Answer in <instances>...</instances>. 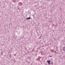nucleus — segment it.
Returning <instances> with one entry per match:
<instances>
[{
	"instance_id": "1",
	"label": "nucleus",
	"mask_w": 65,
	"mask_h": 65,
	"mask_svg": "<svg viewBox=\"0 0 65 65\" xmlns=\"http://www.w3.org/2000/svg\"><path fill=\"white\" fill-rule=\"evenodd\" d=\"M51 61V60H49L48 61H47V62L48 64L50 65L51 64V63H50V62Z\"/></svg>"
},
{
	"instance_id": "2",
	"label": "nucleus",
	"mask_w": 65,
	"mask_h": 65,
	"mask_svg": "<svg viewBox=\"0 0 65 65\" xmlns=\"http://www.w3.org/2000/svg\"><path fill=\"white\" fill-rule=\"evenodd\" d=\"M30 19H31V17H29V18H26V20H30Z\"/></svg>"
},
{
	"instance_id": "3",
	"label": "nucleus",
	"mask_w": 65,
	"mask_h": 65,
	"mask_svg": "<svg viewBox=\"0 0 65 65\" xmlns=\"http://www.w3.org/2000/svg\"><path fill=\"white\" fill-rule=\"evenodd\" d=\"M51 64H52V65H53V62H51Z\"/></svg>"
},
{
	"instance_id": "4",
	"label": "nucleus",
	"mask_w": 65,
	"mask_h": 65,
	"mask_svg": "<svg viewBox=\"0 0 65 65\" xmlns=\"http://www.w3.org/2000/svg\"><path fill=\"white\" fill-rule=\"evenodd\" d=\"M47 1L49 2H50V0H47Z\"/></svg>"
},
{
	"instance_id": "5",
	"label": "nucleus",
	"mask_w": 65,
	"mask_h": 65,
	"mask_svg": "<svg viewBox=\"0 0 65 65\" xmlns=\"http://www.w3.org/2000/svg\"><path fill=\"white\" fill-rule=\"evenodd\" d=\"M55 53H56V54H59V53H56V52Z\"/></svg>"
},
{
	"instance_id": "6",
	"label": "nucleus",
	"mask_w": 65,
	"mask_h": 65,
	"mask_svg": "<svg viewBox=\"0 0 65 65\" xmlns=\"http://www.w3.org/2000/svg\"><path fill=\"white\" fill-rule=\"evenodd\" d=\"M16 56V54H15L14 55V56Z\"/></svg>"
},
{
	"instance_id": "7",
	"label": "nucleus",
	"mask_w": 65,
	"mask_h": 65,
	"mask_svg": "<svg viewBox=\"0 0 65 65\" xmlns=\"http://www.w3.org/2000/svg\"><path fill=\"white\" fill-rule=\"evenodd\" d=\"M63 51H65V50L64 49H63Z\"/></svg>"
},
{
	"instance_id": "8",
	"label": "nucleus",
	"mask_w": 65,
	"mask_h": 65,
	"mask_svg": "<svg viewBox=\"0 0 65 65\" xmlns=\"http://www.w3.org/2000/svg\"><path fill=\"white\" fill-rule=\"evenodd\" d=\"M52 57V56H49V57Z\"/></svg>"
},
{
	"instance_id": "9",
	"label": "nucleus",
	"mask_w": 65,
	"mask_h": 65,
	"mask_svg": "<svg viewBox=\"0 0 65 65\" xmlns=\"http://www.w3.org/2000/svg\"><path fill=\"white\" fill-rule=\"evenodd\" d=\"M65 48V47L63 48Z\"/></svg>"
},
{
	"instance_id": "10",
	"label": "nucleus",
	"mask_w": 65,
	"mask_h": 65,
	"mask_svg": "<svg viewBox=\"0 0 65 65\" xmlns=\"http://www.w3.org/2000/svg\"><path fill=\"white\" fill-rule=\"evenodd\" d=\"M19 9V10H20V9Z\"/></svg>"
},
{
	"instance_id": "11",
	"label": "nucleus",
	"mask_w": 65,
	"mask_h": 65,
	"mask_svg": "<svg viewBox=\"0 0 65 65\" xmlns=\"http://www.w3.org/2000/svg\"><path fill=\"white\" fill-rule=\"evenodd\" d=\"M23 27L24 28V26H23Z\"/></svg>"
},
{
	"instance_id": "12",
	"label": "nucleus",
	"mask_w": 65,
	"mask_h": 65,
	"mask_svg": "<svg viewBox=\"0 0 65 65\" xmlns=\"http://www.w3.org/2000/svg\"><path fill=\"white\" fill-rule=\"evenodd\" d=\"M34 50V49H33L32 50Z\"/></svg>"
}]
</instances>
